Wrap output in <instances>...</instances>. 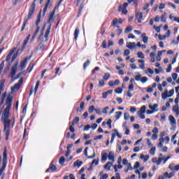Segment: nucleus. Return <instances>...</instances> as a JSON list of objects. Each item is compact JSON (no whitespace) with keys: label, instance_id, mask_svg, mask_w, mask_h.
I'll return each mask as SVG.
<instances>
[{"label":"nucleus","instance_id":"15","mask_svg":"<svg viewBox=\"0 0 179 179\" xmlns=\"http://www.w3.org/2000/svg\"><path fill=\"white\" fill-rule=\"evenodd\" d=\"M159 105L157 103H155L154 105H149V108L153 111V113H157L159 109L157 108Z\"/></svg>","mask_w":179,"mask_h":179},{"label":"nucleus","instance_id":"34","mask_svg":"<svg viewBox=\"0 0 179 179\" xmlns=\"http://www.w3.org/2000/svg\"><path fill=\"white\" fill-rule=\"evenodd\" d=\"M79 29H76L74 31V39L78 40V37H79Z\"/></svg>","mask_w":179,"mask_h":179},{"label":"nucleus","instance_id":"12","mask_svg":"<svg viewBox=\"0 0 179 179\" xmlns=\"http://www.w3.org/2000/svg\"><path fill=\"white\" fill-rule=\"evenodd\" d=\"M31 16H33L32 14H28L27 18H25L24 20V22L22 24V27L21 29V31H23V30H24V28L26 27V24H27V22H29V20H30V18L31 17Z\"/></svg>","mask_w":179,"mask_h":179},{"label":"nucleus","instance_id":"6","mask_svg":"<svg viewBox=\"0 0 179 179\" xmlns=\"http://www.w3.org/2000/svg\"><path fill=\"white\" fill-rule=\"evenodd\" d=\"M23 83V78H20L17 84H15L12 88L11 92L13 93L14 90H18V89H20V86Z\"/></svg>","mask_w":179,"mask_h":179},{"label":"nucleus","instance_id":"24","mask_svg":"<svg viewBox=\"0 0 179 179\" xmlns=\"http://www.w3.org/2000/svg\"><path fill=\"white\" fill-rule=\"evenodd\" d=\"M169 179V173L165 172L163 175L159 176L158 179Z\"/></svg>","mask_w":179,"mask_h":179},{"label":"nucleus","instance_id":"62","mask_svg":"<svg viewBox=\"0 0 179 179\" xmlns=\"http://www.w3.org/2000/svg\"><path fill=\"white\" fill-rule=\"evenodd\" d=\"M171 69H172L171 64H169V65L168 66V68L166 69V72H167L168 73H170V72H171Z\"/></svg>","mask_w":179,"mask_h":179},{"label":"nucleus","instance_id":"53","mask_svg":"<svg viewBox=\"0 0 179 179\" xmlns=\"http://www.w3.org/2000/svg\"><path fill=\"white\" fill-rule=\"evenodd\" d=\"M100 139H103V135L96 136L94 137V141H99Z\"/></svg>","mask_w":179,"mask_h":179},{"label":"nucleus","instance_id":"37","mask_svg":"<svg viewBox=\"0 0 179 179\" xmlns=\"http://www.w3.org/2000/svg\"><path fill=\"white\" fill-rule=\"evenodd\" d=\"M138 58H141L142 59H145V55L142 52H138L137 54Z\"/></svg>","mask_w":179,"mask_h":179},{"label":"nucleus","instance_id":"47","mask_svg":"<svg viewBox=\"0 0 179 179\" xmlns=\"http://www.w3.org/2000/svg\"><path fill=\"white\" fill-rule=\"evenodd\" d=\"M114 132L113 134H115V136H117V138H122V136H121V134H120V133H118V131L117 129L114 130Z\"/></svg>","mask_w":179,"mask_h":179},{"label":"nucleus","instance_id":"50","mask_svg":"<svg viewBox=\"0 0 179 179\" xmlns=\"http://www.w3.org/2000/svg\"><path fill=\"white\" fill-rule=\"evenodd\" d=\"M166 15H167V13H165L164 15H162L161 16V22H166Z\"/></svg>","mask_w":179,"mask_h":179},{"label":"nucleus","instance_id":"49","mask_svg":"<svg viewBox=\"0 0 179 179\" xmlns=\"http://www.w3.org/2000/svg\"><path fill=\"white\" fill-rule=\"evenodd\" d=\"M79 122V117H76L72 122V125H75V124H78Z\"/></svg>","mask_w":179,"mask_h":179},{"label":"nucleus","instance_id":"1","mask_svg":"<svg viewBox=\"0 0 179 179\" xmlns=\"http://www.w3.org/2000/svg\"><path fill=\"white\" fill-rule=\"evenodd\" d=\"M5 106V109L1 112V121L4 124V128L6 127H10V113H9L10 108H12V96L10 95L7 96Z\"/></svg>","mask_w":179,"mask_h":179},{"label":"nucleus","instance_id":"57","mask_svg":"<svg viewBox=\"0 0 179 179\" xmlns=\"http://www.w3.org/2000/svg\"><path fill=\"white\" fill-rule=\"evenodd\" d=\"M99 164V159H94L92 162V166H97Z\"/></svg>","mask_w":179,"mask_h":179},{"label":"nucleus","instance_id":"64","mask_svg":"<svg viewBox=\"0 0 179 179\" xmlns=\"http://www.w3.org/2000/svg\"><path fill=\"white\" fill-rule=\"evenodd\" d=\"M91 128H92V129H96V128H97V124L93 123V124L91 125Z\"/></svg>","mask_w":179,"mask_h":179},{"label":"nucleus","instance_id":"54","mask_svg":"<svg viewBox=\"0 0 179 179\" xmlns=\"http://www.w3.org/2000/svg\"><path fill=\"white\" fill-rule=\"evenodd\" d=\"M173 94H174V89L171 90L168 92V97H171V96H173Z\"/></svg>","mask_w":179,"mask_h":179},{"label":"nucleus","instance_id":"26","mask_svg":"<svg viewBox=\"0 0 179 179\" xmlns=\"http://www.w3.org/2000/svg\"><path fill=\"white\" fill-rule=\"evenodd\" d=\"M26 65H27V62H26V60H23L20 62V68L23 70L26 68Z\"/></svg>","mask_w":179,"mask_h":179},{"label":"nucleus","instance_id":"31","mask_svg":"<svg viewBox=\"0 0 179 179\" xmlns=\"http://www.w3.org/2000/svg\"><path fill=\"white\" fill-rule=\"evenodd\" d=\"M140 157L145 162V163L149 160V155H141Z\"/></svg>","mask_w":179,"mask_h":179},{"label":"nucleus","instance_id":"20","mask_svg":"<svg viewBox=\"0 0 179 179\" xmlns=\"http://www.w3.org/2000/svg\"><path fill=\"white\" fill-rule=\"evenodd\" d=\"M35 9H36V3H33L29 8V14L33 15L34 13Z\"/></svg>","mask_w":179,"mask_h":179},{"label":"nucleus","instance_id":"30","mask_svg":"<svg viewBox=\"0 0 179 179\" xmlns=\"http://www.w3.org/2000/svg\"><path fill=\"white\" fill-rule=\"evenodd\" d=\"M146 111V106H143L139 111L137 112V114H145Z\"/></svg>","mask_w":179,"mask_h":179},{"label":"nucleus","instance_id":"18","mask_svg":"<svg viewBox=\"0 0 179 179\" xmlns=\"http://www.w3.org/2000/svg\"><path fill=\"white\" fill-rule=\"evenodd\" d=\"M5 82L6 80L0 81V96L2 94V92H3V89L5 87Z\"/></svg>","mask_w":179,"mask_h":179},{"label":"nucleus","instance_id":"13","mask_svg":"<svg viewBox=\"0 0 179 179\" xmlns=\"http://www.w3.org/2000/svg\"><path fill=\"white\" fill-rule=\"evenodd\" d=\"M108 160H110V162H113V163L115 162V154L114 153L113 151H110L108 153Z\"/></svg>","mask_w":179,"mask_h":179},{"label":"nucleus","instance_id":"4","mask_svg":"<svg viewBox=\"0 0 179 179\" xmlns=\"http://www.w3.org/2000/svg\"><path fill=\"white\" fill-rule=\"evenodd\" d=\"M128 6V3H124L123 5H120L118 8V12H122L123 15H127L128 13V10L127 8Z\"/></svg>","mask_w":179,"mask_h":179},{"label":"nucleus","instance_id":"35","mask_svg":"<svg viewBox=\"0 0 179 179\" xmlns=\"http://www.w3.org/2000/svg\"><path fill=\"white\" fill-rule=\"evenodd\" d=\"M13 52H15L14 50H12L10 53L8 55V56L6 57V61L8 62L9 61V59H10V58H12V55L13 54Z\"/></svg>","mask_w":179,"mask_h":179},{"label":"nucleus","instance_id":"39","mask_svg":"<svg viewBox=\"0 0 179 179\" xmlns=\"http://www.w3.org/2000/svg\"><path fill=\"white\" fill-rule=\"evenodd\" d=\"M6 97V92H4L1 96V101L0 102L1 106V104H3V101H5Z\"/></svg>","mask_w":179,"mask_h":179},{"label":"nucleus","instance_id":"7","mask_svg":"<svg viewBox=\"0 0 179 179\" xmlns=\"http://www.w3.org/2000/svg\"><path fill=\"white\" fill-rule=\"evenodd\" d=\"M52 5V0H48L47 3L45 5V7L43 8V16H45V13L47 12L48 8H51Z\"/></svg>","mask_w":179,"mask_h":179},{"label":"nucleus","instance_id":"27","mask_svg":"<svg viewBox=\"0 0 179 179\" xmlns=\"http://www.w3.org/2000/svg\"><path fill=\"white\" fill-rule=\"evenodd\" d=\"M108 157V154L107 152L101 153V161L106 162Z\"/></svg>","mask_w":179,"mask_h":179},{"label":"nucleus","instance_id":"10","mask_svg":"<svg viewBox=\"0 0 179 179\" xmlns=\"http://www.w3.org/2000/svg\"><path fill=\"white\" fill-rule=\"evenodd\" d=\"M169 120L171 127H176V125L177 124V121L176 120V117H174V116L170 115L169 116Z\"/></svg>","mask_w":179,"mask_h":179},{"label":"nucleus","instance_id":"40","mask_svg":"<svg viewBox=\"0 0 179 179\" xmlns=\"http://www.w3.org/2000/svg\"><path fill=\"white\" fill-rule=\"evenodd\" d=\"M110 75L108 73H106L103 76V80H108L110 79Z\"/></svg>","mask_w":179,"mask_h":179},{"label":"nucleus","instance_id":"42","mask_svg":"<svg viewBox=\"0 0 179 179\" xmlns=\"http://www.w3.org/2000/svg\"><path fill=\"white\" fill-rule=\"evenodd\" d=\"M115 92L117 94H121V93H122V89L121 87H117L115 90Z\"/></svg>","mask_w":179,"mask_h":179},{"label":"nucleus","instance_id":"52","mask_svg":"<svg viewBox=\"0 0 179 179\" xmlns=\"http://www.w3.org/2000/svg\"><path fill=\"white\" fill-rule=\"evenodd\" d=\"M139 167H141V164L139 163V162H136L134 166V169H139Z\"/></svg>","mask_w":179,"mask_h":179},{"label":"nucleus","instance_id":"48","mask_svg":"<svg viewBox=\"0 0 179 179\" xmlns=\"http://www.w3.org/2000/svg\"><path fill=\"white\" fill-rule=\"evenodd\" d=\"M89 65H90V61L87 60L86 62L84 63L83 64V68L84 69H86V68H87V66H89Z\"/></svg>","mask_w":179,"mask_h":179},{"label":"nucleus","instance_id":"5","mask_svg":"<svg viewBox=\"0 0 179 179\" xmlns=\"http://www.w3.org/2000/svg\"><path fill=\"white\" fill-rule=\"evenodd\" d=\"M17 62L15 63L14 65L12 66L11 70H10V76L12 79L15 78V76L16 75V72H17Z\"/></svg>","mask_w":179,"mask_h":179},{"label":"nucleus","instance_id":"8","mask_svg":"<svg viewBox=\"0 0 179 179\" xmlns=\"http://www.w3.org/2000/svg\"><path fill=\"white\" fill-rule=\"evenodd\" d=\"M136 20L138 21V23H142V20H143V13L142 12L136 13Z\"/></svg>","mask_w":179,"mask_h":179},{"label":"nucleus","instance_id":"11","mask_svg":"<svg viewBox=\"0 0 179 179\" xmlns=\"http://www.w3.org/2000/svg\"><path fill=\"white\" fill-rule=\"evenodd\" d=\"M126 47L129 48V50H135V48H136V43H135V42H127Z\"/></svg>","mask_w":179,"mask_h":179},{"label":"nucleus","instance_id":"44","mask_svg":"<svg viewBox=\"0 0 179 179\" xmlns=\"http://www.w3.org/2000/svg\"><path fill=\"white\" fill-rule=\"evenodd\" d=\"M95 110L96 108H94V106H91L88 109V111L90 114H92V113H93V111H95Z\"/></svg>","mask_w":179,"mask_h":179},{"label":"nucleus","instance_id":"23","mask_svg":"<svg viewBox=\"0 0 179 179\" xmlns=\"http://www.w3.org/2000/svg\"><path fill=\"white\" fill-rule=\"evenodd\" d=\"M83 164V162L80 160H77L73 163V167H80Z\"/></svg>","mask_w":179,"mask_h":179},{"label":"nucleus","instance_id":"33","mask_svg":"<svg viewBox=\"0 0 179 179\" xmlns=\"http://www.w3.org/2000/svg\"><path fill=\"white\" fill-rule=\"evenodd\" d=\"M173 113H176L177 114V115H178V114H179V107H178V105L174 106L173 107Z\"/></svg>","mask_w":179,"mask_h":179},{"label":"nucleus","instance_id":"36","mask_svg":"<svg viewBox=\"0 0 179 179\" xmlns=\"http://www.w3.org/2000/svg\"><path fill=\"white\" fill-rule=\"evenodd\" d=\"M162 97L163 100H166V99H167V97H169V94H168V91L167 90H166L164 92V93L162 94Z\"/></svg>","mask_w":179,"mask_h":179},{"label":"nucleus","instance_id":"22","mask_svg":"<svg viewBox=\"0 0 179 179\" xmlns=\"http://www.w3.org/2000/svg\"><path fill=\"white\" fill-rule=\"evenodd\" d=\"M111 166H113V163L108 162L106 165L104 166L103 169L104 170H108V171H110V169H111Z\"/></svg>","mask_w":179,"mask_h":179},{"label":"nucleus","instance_id":"45","mask_svg":"<svg viewBox=\"0 0 179 179\" xmlns=\"http://www.w3.org/2000/svg\"><path fill=\"white\" fill-rule=\"evenodd\" d=\"M163 160H164V158L159 157L158 160H157V165L159 166V164H162V162H163Z\"/></svg>","mask_w":179,"mask_h":179},{"label":"nucleus","instance_id":"63","mask_svg":"<svg viewBox=\"0 0 179 179\" xmlns=\"http://www.w3.org/2000/svg\"><path fill=\"white\" fill-rule=\"evenodd\" d=\"M128 89L130 92H132L134 90V84H130L128 87Z\"/></svg>","mask_w":179,"mask_h":179},{"label":"nucleus","instance_id":"28","mask_svg":"<svg viewBox=\"0 0 179 179\" xmlns=\"http://www.w3.org/2000/svg\"><path fill=\"white\" fill-rule=\"evenodd\" d=\"M40 22H41V14H39L38 15V19L36 22V26L38 29H40V26L38 25V24H40Z\"/></svg>","mask_w":179,"mask_h":179},{"label":"nucleus","instance_id":"56","mask_svg":"<svg viewBox=\"0 0 179 179\" xmlns=\"http://www.w3.org/2000/svg\"><path fill=\"white\" fill-rule=\"evenodd\" d=\"M141 79H142V76L141 75L135 76V80H136L137 82H140Z\"/></svg>","mask_w":179,"mask_h":179},{"label":"nucleus","instance_id":"43","mask_svg":"<svg viewBox=\"0 0 179 179\" xmlns=\"http://www.w3.org/2000/svg\"><path fill=\"white\" fill-rule=\"evenodd\" d=\"M108 110H110V107L106 106V107H105V108H103L102 113H103V114H107V113H108Z\"/></svg>","mask_w":179,"mask_h":179},{"label":"nucleus","instance_id":"41","mask_svg":"<svg viewBox=\"0 0 179 179\" xmlns=\"http://www.w3.org/2000/svg\"><path fill=\"white\" fill-rule=\"evenodd\" d=\"M59 163V164H62V165L64 164V163H65V157H64L63 156L60 157Z\"/></svg>","mask_w":179,"mask_h":179},{"label":"nucleus","instance_id":"25","mask_svg":"<svg viewBox=\"0 0 179 179\" xmlns=\"http://www.w3.org/2000/svg\"><path fill=\"white\" fill-rule=\"evenodd\" d=\"M50 170H51L52 171H56L57 166L54 164H50L49 169L46 170V173H48Z\"/></svg>","mask_w":179,"mask_h":179},{"label":"nucleus","instance_id":"21","mask_svg":"<svg viewBox=\"0 0 179 179\" xmlns=\"http://www.w3.org/2000/svg\"><path fill=\"white\" fill-rule=\"evenodd\" d=\"M141 38L143 39V43L146 44L149 41V38L146 36V34L143 33L141 34Z\"/></svg>","mask_w":179,"mask_h":179},{"label":"nucleus","instance_id":"29","mask_svg":"<svg viewBox=\"0 0 179 179\" xmlns=\"http://www.w3.org/2000/svg\"><path fill=\"white\" fill-rule=\"evenodd\" d=\"M38 30H40V28L36 27V30L34 31L32 37H31V41L36 38V36H37V34L38 33Z\"/></svg>","mask_w":179,"mask_h":179},{"label":"nucleus","instance_id":"60","mask_svg":"<svg viewBox=\"0 0 179 179\" xmlns=\"http://www.w3.org/2000/svg\"><path fill=\"white\" fill-rule=\"evenodd\" d=\"M95 113L99 115H101V110H100V108H95Z\"/></svg>","mask_w":179,"mask_h":179},{"label":"nucleus","instance_id":"16","mask_svg":"<svg viewBox=\"0 0 179 179\" xmlns=\"http://www.w3.org/2000/svg\"><path fill=\"white\" fill-rule=\"evenodd\" d=\"M55 19V10H53L52 12H51L49 14L48 20L49 22H52Z\"/></svg>","mask_w":179,"mask_h":179},{"label":"nucleus","instance_id":"17","mask_svg":"<svg viewBox=\"0 0 179 179\" xmlns=\"http://www.w3.org/2000/svg\"><path fill=\"white\" fill-rule=\"evenodd\" d=\"M30 37H31V34H29L27 38L24 41V43L22 44V48H26V46L27 45V43H29V40H30Z\"/></svg>","mask_w":179,"mask_h":179},{"label":"nucleus","instance_id":"59","mask_svg":"<svg viewBox=\"0 0 179 179\" xmlns=\"http://www.w3.org/2000/svg\"><path fill=\"white\" fill-rule=\"evenodd\" d=\"M141 82L142 83H146V82H148V77H141Z\"/></svg>","mask_w":179,"mask_h":179},{"label":"nucleus","instance_id":"38","mask_svg":"<svg viewBox=\"0 0 179 179\" xmlns=\"http://www.w3.org/2000/svg\"><path fill=\"white\" fill-rule=\"evenodd\" d=\"M150 153L152 156H155V153H156V147H152L150 150Z\"/></svg>","mask_w":179,"mask_h":179},{"label":"nucleus","instance_id":"9","mask_svg":"<svg viewBox=\"0 0 179 179\" xmlns=\"http://www.w3.org/2000/svg\"><path fill=\"white\" fill-rule=\"evenodd\" d=\"M3 132L6 134V141H8V139H9V134H10V127L6 126L3 128Z\"/></svg>","mask_w":179,"mask_h":179},{"label":"nucleus","instance_id":"14","mask_svg":"<svg viewBox=\"0 0 179 179\" xmlns=\"http://www.w3.org/2000/svg\"><path fill=\"white\" fill-rule=\"evenodd\" d=\"M50 33H51V24L49 26L48 29L46 30L45 34V42L48 43V36H50Z\"/></svg>","mask_w":179,"mask_h":179},{"label":"nucleus","instance_id":"19","mask_svg":"<svg viewBox=\"0 0 179 179\" xmlns=\"http://www.w3.org/2000/svg\"><path fill=\"white\" fill-rule=\"evenodd\" d=\"M109 86L113 87V86H117L120 85V80H115V81L110 80L108 83Z\"/></svg>","mask_w":179,"mask_h":179},{"label":"nucleus","instance_id":"46","mask_svg":"<svg viewBox=\"0 0 179 179\" xmlns=\"http://www.w3.org/2000/svg\"><path fill=\"white\" fill-rule=\"evenodd\" d=\"M129 31H132V26L127 27L124 31V33H129Z\"/></svg>","mask_w":179,"mask_h":179},{"label":"nucleus","instance_id":"51","mask_svg":"<svg viewBox=\"0 0 179 179\" xmlns=\"http://www.w3.org/2000/svg\"><path fill=\"white\" fill-rule=\"evenodd\" d=\"M178 78V74L176 73H172V78L173 80H177V78Z\"/></svg>","mask_w":179,"mask_h":179},{"label":"nucleus","instance_id":"3","mask_svg":"<svg viewBox=\"0 0 179 179\" xmlns=\"http://www.w3.org/2000/svg\"><path fill=\"white\" fill-rule=\"evenodd\" d=\"M47 43L44 41H42L38 44L36 50H39V51H45V50H48V46H47Z\"/></svg>","mask_w":179,"mask_h":179},{"label":"nucleus","instance_id":"2","mask_svg":"<svg viewBox=\"0 0 179 179\" xmlns=\"http://www.w3.org/2000/svg\"><path fill=\"white\" fill-rule=\"evenodd\" d=\"M7 164H8V150L6 149V148H5L3 153V166L0 169V173H3V171H5V169H6Z\"/></svg>","mask_w":179,"mask_h":179},{"label":"nucleus","instance_id":"58","mask_svg":"<svg viewBox=\"0 0 179 179\" xmlns=\"http://www.w3.org/2000/svg\"><path fill=\"white\" fill-rule=\"evenodd\" d=\"M38 86H40V81H37L36 84L35 89H34L35 93L37 92V90H38Z\"/></svg>","mask_w":179,"mask_h":179},{"label":"nucleus","instance_id":"55","mask_svg":"<svg viewBox=\"0 0 179 179\" xmlns=\"http://www.w3.org/2000/svg\"><path fill=\"white\" fill-rule=\"evenodd\" d=\"M117 23H118V18H115L112 22V26H116Z\"/></svg>","mask_w":179,"mask_h":179},{"label":"nucleus","instance_id":"61","mask_svg":"<svg viewBox=\"0 0 179 179\" xmlns=\"http://www.w3.org/2000/svg\"><path fill=\"white\" fill-rule=\"evenodd\" d=\"M124 118L125 120H129V113H125L124 115Z\"/></svg>","mask_w":179,"mask_h":179},{"label":"nucleus","instance_id":"32","mask_svg":"<svg viewBox=\"0 0 179 179\" xmlns=\"http://www.w3.org/2000/svg\"><path fill=\"white\" fill-rule=\"evenodd\" d=\"M122 115V112L118 111L115 113V117L117 120H120L121 118V116Z\"/></svg>","mask_w":179,"mask_h":179}]
</instances>
